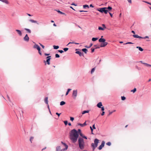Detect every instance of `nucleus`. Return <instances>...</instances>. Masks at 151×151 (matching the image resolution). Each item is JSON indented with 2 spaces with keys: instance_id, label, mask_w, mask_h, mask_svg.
<instances>
[{
  "instance_id": "nucleus-14",
  "label": "nucleus",
  "mask_w": 151,
  "mask_h": 151,
  "mask_svg": "<svg viewBox=\"0 0 151 151\" xmlns=\"http://www.w3.org/2000/svg\"><path fill=\"white\" fill-rule=\"evenodd\" d=\"M77 124L78 125L80 126L81 127H83L86 125V122H85L83 124H81L80 123H78Z\"/></svg>"
},
{
  "instance_id": "nucleus-32",
  "label": "nucleus",
  "mask_w": 151,
  "mask_h": 151,
  "mask_svg": "<svg viewBox=\"0 0 151 151\" xmlns=\"http://www.w3.org/2000/svg\"><path fill=\"white\" fill-rule=\"evenodd\" d=\"M76 44V45H78V44H79V43H76V42H69L67 45H69V44Z\"/></svg>"
},
{
  "instance_id": "nucleus-29",
  "label": "nucleus",
  "mask_w": 151,
  "mask_h": 151,
  "mask_svg": "<svg viewBox=\"0 0 151 151\" xmlns=\"http://www.w3.org/2000/svg\"><path fill=\"white\" fill-rule=\"evenodd\" d=\"M65 104V101H62L60 102V105L61 106H62V105H63Z\"/></svg>"
},
{
  "instance_id": "nucleus-51",
  "label": "nucleus",
  "mask_w": 151,
  "mask_h": 151,
  "mask_svg": "<svg viewBox=\"0 0 151 151\" xmlns=\"http://www.w3.org/2000/svg\"><path fill=\"white\" fill-rule=\"evenodd\" d=\"M58 147H59V149L58 150V151H60L61 149V148H63V146H58Z\"/></svg>"
},
{
  "instance_id": "nucleus-47",
  "label": "nucleus",
  "mask_w": 151,
  "mask_h": 151,
  "mask_svg": "<svg viewBox=\"0 0 151 151\" xmlns=\"http://www.w3.org/2000/svg\"><path fill=\"white\" fill-rule=\"evenodd\" d=\"M149 37L148 36H146L145 37H142V38H141V39H145L146 38H149Z\"/></svg>"
},
{
  "instance_id": "nucleus-64",
  "label": "nucleus",
  "mask_w": 151,
  "mask_h": 151,
  "mask_svg": "<svg viewBox=\"0 0 151 151\" xmlns=\"http://www.w3.org/2000/svg\"><path fill=\"white\" fill-rule=\"evenodd\" d=\"M128 1V2L130 3H132V0H127Z\"/></svg>"
},
{
  "instance_id": "nucleus-59",
  "label": "nucleus",
  "mask_w": 151,
  "mask_h": 151,
  "mask_svg": "<svg viewBox=\"0 0 151 151\" xmlns=\"http://www.w3.org/2000/svg\"><path fill=\"white\" fill-rule=\"evenodd\" d=\"M71 5H74V6H77V5L76 4H75L74 3H72V4H71Z\"/></svg>"
},
{
  "instance_id": "nucleus-11",
  "label": "nucleus",
  "mask_w": 151,
  "mask_h": 151,
  "mask_svg": "<svg viewBox=\"0 0 151 151\" xmlns=\"http://www.w3.org/2000/svg\"><path fill=\"white\" fill-rule=\"evenodd\" d=\"M51 59L50 58L47 59L46 60V61L45 60L44 61V62L45 63V65L46 64V62L47 63L48 65H49L50 64V61Z\"/></svg>"
},
{
  "instance_id": "nucleus-46",
  "label": "nucleus",
  "mask_w": 151,
  "mask_h": 151,
  "mask_svg": "<svg viewBox=\"0 0 151 151\" xmlns=\"http://www.w3.org/2000/svg\"><path fill=\"white\" fill-rule=\"evenodd\" d=\"M143 1L144 2H145V3H147V4H149L151 5V3H150L148 2H147V1Z\"/></svg>"
},
{
  "instance_id": "nucleus-40",
  "label": "nucleus",
  "mask_w": 151,
  "mask_h": 151,
  "mask_svg": "<svg viewBox=\"0 0 151 151\" xmlns=\"http://www.w3.org/2000/svg\"><path fill=\"white\" fill-rule=\"evenodd\" d=\"M90 128L91 129V133L92 134H93V129L92 128V127L91 126L90 127Z\"/></svg>"
},
{
  "instance_id": "nucleus-8",
  "label": "nucleus",
  "mask_w": 151,
  "mask_h": 151,
  "mask_svg": "<svg viewBox=\"0 0 151 151\" xmlns=\"http://www.w3.org/2000/svg\"><path fill=\"white\" fill-rule=\"evenodd\" d=\"M108 44V42H104L101 43L100 45V47H105Z\"/></svg>"
},
{
  "instance_id": "nucleus-20",
  "label": "nucleus",
  "mask_w": 151,
  "mask_h": 151,
  "mask_svg": "<svg viewBox=\"0 0 151 151\" xmlns=\"http://www.w3.org/2000/svg\"><path fill=\"white\" fill-rule=\"evenodd\" d=\"M89 111V110H85L82 112V114H84L86 113H88Z\"/></svg>"
},
{
  "instance_id": "nucleus-57",
  "label": "nucleus",
  "mask_w": 151,
  "mask_h": 151,
  "mask_svg": "<svg viewBox=\"0 0 151 151\" xmlns=\"http://www.w3.org/2000/svg\"><path fill=\"white\" fill-rule=\"evenodd\" d=\"M113 113V112H112V111H109V114H108V115L109 116L110 115H111L112 113Z\"/></svg>"
},
{
  "instance_id": "nucleus-35",
  "label": "nucleus",
  "mask_w": 151,
  "mask_h": 151,
  "mask_svg": "<svg viewBox=\"0 0 151 151\" xmlns=\"http://www.w3.org/2000/svg\"><path fill=\"white\" fill-rule=\"evenodd\" d=\"M98 29L99 30H104V28L101 27H99L98 28Z\"/></svg>"
},
{
  "instance_id": "nucleus-53",
  "label": "nucleus",
  "mask_w": 151,
  "mask_h": 151,
  "mask_svg": "<svg viewBox=\"0 0 151 151\" xmlns=\"http://www.w3.org/2000/svg\"><path fill=\"white\" fill-rule=\"evenodd\" d=\"M95 48H91V52H94Z\"/></svg>"
},
{
  "instance_id": "nucleus-5",
  "label": "nucleus",
  "mask_w": 151,
  "mask_h": 151,
  "mask_svg": "<svg viewBox=\"0 0 151 151\" xmlns=\"http://www.w3.org/2000/svg\"><path fill=\"white\" fill-rule=\"evenodd\" d=\"M77 95V91L76 90H74L73 91L72 96L74 99H76Z\"/></svg>"
},
{
  "instance_id": "nucleus-37",
  "label": "nucleus",
  "mask_w": 151,
  "mask_h": 151,
  "mask_svg": "<svg viewBox=\"0 0 151 151\" xmlns=\"http://www.w3.org/2000/svg\"><path fill=\"white\" fill-rule=\"evenodd\" d=\"M86 7L89 8L88 6L87 5H83V8H86Z\"/></svg>"
},
{
  "instance_id": "nucleus-54",
  "label": "nucleus",
  "mask_w": 151,
  "mask_h": 151,
  "mask_svg": "<svg viewBox=\"0 0 151 151\" xmlns=\"http://www.w3.org/2000/svg\"><path fill=\"white\" fill-rule=\"evenodd\" d=\"M61 114V113H60V114H59V113H58V112H56V115H57L58 116V117H59V116H60V114Z\"/></svg>"
},
{
  "instance_id": "nucleus-24",
  "label": "nucleus",
  "mask_w": 151,
  "mask_h": 151,
  "mask_svg": "<svg viewBox=\"0 0 151 151\" xmlns=\"http://www.w3.org/2000/svg\"><path fill=\"white\" fill-rule=\"evenodd\" d=\"M93 44L92 43H91L90 44V45L89 46H88L87 45H86L85 46V47L86 48H90L92 45Z\"/></svg>"
},
{
  "instance_id": "nucleus-4",
  "label": "nucleus",
  "mask_w": 151,
  "mask_h": 151,
  "mask_svg": "<svg viewBox=\"0 0 151 151\" xmlns=\"http://www.w3.org/2000/svg\"><path fill=\"white\" fill-rule=\"evenodd\" d=\"M97 10L101 13H104L107 14L108 12V10L106 9V7H103L98 9Z\"/></svg>"
},
{
  "instance_id": "nucleus-52",
  "label": "nucleus",
  "mask_w": 151,
  "mask_h": 151,
  "mask_svg": "<svg viewBox=\"0 0 151 151\" xmlns=\"http://www.w3.org/2000/svg\"><path fill=\"white\" fill-rule=\"evenodd\" d=\"M58 51L61 53H62L64 52L63 50H58Z\"/></svg>"
},
{
  "instance_id": "nucleus-19",
  "label": "nucleus",
  "mask_w": 151,
  "mask_h": 151,
  "mask_svg": "<svg viewBox=\"0 0 151 151\" xmlns=\"http://www.w3.org/2000/svg\"><path fill=\"white\" fill-rule=\"evenodd\" d=\"M133 36L134 38H140V39H141V38H142V37L139 36L137 35H133Z\"/></svg>"
},
{
  "instance_id": "nucleus-21",
  "label": "nucleus",
  "mask_w": 151,
  "mask_h": 151,
  "mask_svg": "<svg viewBox=\"0 0 151 151\" xmlns=\"http://www.w3.org/2000/svg\"><path fill=\"white\" fill-rule=\"evenodd\" d=\"M82 51L84 52L86 54L88 51V50L86 48H83L82 50Z\"/></svg>"
},
{
  "instance_id": "nucleus-27",
  "label": "nucleus",
  "mask_w": 151,
  "mask_h": 151,
  "mask_svg": "<svg viewBox=\"0 0 151 151\" xmlns=\"http://www.w3.org/2000/svg\"><path fill=\"white\" fill-rule=\"evenodd\" d=\"M71 89H70V88H69V89H68V90H67V91L66 93V94H65V95L66 96L67 95H68V93L69 92L71 91Z\"/></svg>"
},
{
  "instance_id": "nucleus-43",
  "label": "nucleus",
  "mask_w": 151,
  "mask_h": 151,
  "mask_svg": "<svg viewBox=\"0 0 151 151\" xmlns=\"http://www.w3.org/2000/svg\"><path fill=\"white\" fill-rule=\"evenodd\" d=\"M55 57L56 58H59L60 57V55L58 54H56L55 55Z\"/></svg>"
},
{
  "instance_id": "nucleus-50",
  "label": "nucleus",
  "mask_w": 151,
  "mask_h": 151,
  "mask_svg": "<svg viewBox=\"0 0 151 151\" xmlns=\"http://www.w3.org/2000/svg\"><path fill=\"white\" fill-rule=\"evenodd\" d=\"M38 50V51L39 53L40 54V55H42L41 52L40 51V49L39 50Z\"/></svg>"
},
{
  "instance_id": "nucleus-38",
  "label": "nucleus",
  "mask_w": 151,
  "mask_h": 151,
  "mask_svg": "<svg viewBox=\"0 0 151 151\" xmlns=\"http://www.w3.org/2000/svg\"><path fill=\"white\" fill-rule=\"evenodd\" d=\"M133 43L131 42H128L127 43H125L124 44V45H127L128 44H133Z\"/></svg>"
},
{
  "instance_id": "nucleus-44",
  "label": "nucleus",
  "mask_w": 151,
  "mask_h": 151,
  "mask_svg": "<svg viewBox=\"0 0 151 151\" xmlns=\"http://www.w3.org/2000/svg\"><path fill=\"white\" fill-rule=\"evenodd\" d=\"M33 139H34V137H30V141L31 143H32V140Z\"/></svg>"
},
{
  "instance_id": "nucleus-6",
  "label": "nucleus",
  "mask_w": 151,
  "mask_h": 151,
  "mask_svg": "<svg viewBox=\"0 0 151 151\" xmlns=\"http://www.w3.org/2000/svg\"><path fill=\"white\" fill-rule=\"evenodd\" d=\"M105 142L104 141H103L102 142L101 145L99 146L98 147V149L99 150H101L102 149V148L105 145Z\"/></svg>"
},
{
  "instance_id": "nucleus-13",
  "label": "nucleus",
  "mask_w": 151,
  "mask_h": 151,
  "mask_svg": "<svg viewBox=\"0 0 151 151\" xmlns=\"http://www.w3.org/2000/svg\"><path fill=\"white\" fill-rule=\"evenodd\" d=\"M15 31L17 32L19 35L20 36H21L22 35V32L20 30L18 29H16Z\"/></svg>"
},
{
  "instance_id": "nucleus-60",
  "label": "nucleus",
  "mask_w": 151,
  "mask_h": 151,
  "mask_svg": "<svg viewBox=\"0 0 151 151\" xmlns=\"http://www.w3.org/2000/svg\"><path fill=\"white\" fill-rule=\"evenodd\" d=\"M45 55V56H48L49 55H50V53H45L44 54Z\"/></svg>"
},
{
  "instance_id": "nucleus-55",
  "label": "nucleus",
  "mask_w": 151,
  "mask_h": 151,
  "mask_svg": "<svg viewBox=\"0 0 151 151\" xmlns=\"http://www.w3.org/2000/svg\"><path fill=\"white\" fill-rule=\"evenodd\" d=\"M105 114V112L104 111H102V113L101 114V116H103Z\"/></svg>"
},
{
  "instance_id": "nucleus-56",
  "label": "nucleus",
  "mask_w": 151,
  "mask_h": 151,
  "mask_svg": "<svg viewBox=\"0 0 151 151\" xmlns=\"http://www.w3.org/2000/svg\"><path fill=\"white\" fill-rule=\"evenodd\" d=\"M93 129H96V127L95 126V124H94L92 126V128Z\"/></svg>"
},
{
  "instance_id": "nucleus-49",
  "label": "nucleus",
  "mask_w": 151,
  "mask_h": 151,
  "mask_svg": "<svg viewBox=\"0 0 151 151\" xmlns=\"http://www.w3.org/2000/svg\"><path fill=\"white\" fill-rule=\"evenodd\" d=\"M64 123L65 125H67L68 124V121H64Z\"/></svg>"
},
{
  "instance_id": "nucleus-30",
  "label": "nucleus",
  "mask_w": 151,
  "mask_h": 151,
  "mask_svg": "<svg viewBox=\"0 0 151 151\" xmlns=\"http://www.w3.org/2000/svg\"><path fill=\"white\" fill-rule=\"evenodd\" d=\"M53 47L54 49H57L59 48V46H58L54 45Z\"/></svg>"
},
{
  "instance_id": "nucleus-12",
  "label": "nucleus",
  "mask_w": 151,
  "mask_h": 151,
  "mask_svg": "<svg viewBox=\"0 0 151 151\" xmlns=\"http://www.w3.org/2000/svg\"><path fill=\"white\" fill-rule=\"evenodd\" d=\"M33 48H36L37 49V50H40V47L37 44H35L34 46H33Z\"/></svg>"
},
{
  "instance_id": "nucleus-63",
  "label": "nucleus",
  "mask_w": 151,
  "mask_h": 151,
  "mask_svg": "<svg viewBox=\"0 0 151 151\" xmlns=\"http://www.w3.org/2000/svg\"><path fill=\"white\" fill-rule=\"evenodd\" d=\"M109 14L110 15V16L111 17H113L112 14L110 12H109Z\"/></svg>"
},
{
  "instance_id": "nucleus-16",
  "label": "nucleus",
  "mask_w": 151,
  "mask_h": 151,
  "mask_svg": "<svg viewBox=\"0 0 151 151\" xmlns=\"http://www.w3.org/2000/svg\"><path fill=\"white\" fill-rule=\"evenodd\" d=\"M102 106V104L101 102L99 103L97 105V106L99 108H101V106Z\"/></svg>"
},
{
  "instance_id": "nucleus-15",
  "label": "nucleus",
  "mask_w": 151,
  "mask_h": 151,
  "mask_svg": "<svg viewBox=\"0 0 151 151\" xmlns=\"http://www.w3.org/2000/svg\"><path fill=\"white\" fill-rule=\"evenodd\" d=\"M29 21L32 23H36L38 25L39 24V23H38V22L36 20H34L32 19H30Z\"/></svg>"
},
{
  "instance_id": "nucleus-62",
  "label": "nucleus",
  "mask_w": 151,
  "mask_h": 151,
  "mask_svg": "<svg viewBox=\"0 0 151 151\" xmlns=\"http://www.w3.org/2000/svg\"><path fill=\"white\" fill-rule=\"evenodd\" d=\"M51 56H47L46 57V59H49V58H50V59H51Z\"/></svg>"
},
{
  "instance_id": "nucleus-3",
  "label": "nucleus",
  "mask_w": 151,
  "mask_h": 151,
  "mask_svg": "<svg viewBox=\"0 0 151 151\" xmlns=\"http://www.w3.org/2000/svg\"><path fill=\"white\" fill-rule=\"evenodd\" d=\"M99 142V140L97 139H95L94 140V143H92L91 146L92 147L93 150H94L96 148L97 146L98 143Z\"/></svg>"
},
{
  "instance_id": "nucleus-26",
  "label": "nucleus",
  "mask_w": 151,
  "mask_h": 151,
  "mask_svg": "<svg viewBox=\"0 0 151 151\" xmlns=\"http://www.w3.org/2000/svg\"><path fill=\"white\" fill-rule=\"evenodd\" d=\"M106 9L108 10V12L109 11H110L112 9V8L111 7L109 6L107 7H106Z\"/></svg>"
},
{
  "instance_id": "nucleus-58",
  "label": "nucleus",
  "mask_w": 151,
  "mask_h": 151,
  "mask_svg": "<svg viewBox=\"0 0 151 151\" xmlns=\"http://www.w3.org/2000/svg\"><path fill=\"white\" fill-rule=\"evenodd\" d=\"M101 111H103L104 110V106L101 107Z\"/></svg>"
},
{
  "instance_id": "nucleus-1",
  "label": "nucleus",
  "mask_w": 151,
  "mask_h": 151,
  "mask_svg": "<svg viewBox=\"0 0 151 151\" xmlns=\"http://www.w3.org/2000/svg\"><path fill=\"white\" fill-rule=\"evenodd\" d=\"M81 132V130L80 129H78V131L75 129L71 130L70 138L73 143H75L77 141L79 136L78 133Z\"/></svg>"
},
{
  "instance_id": "nucleus-39",
  "label": "nucleus",
  "mask_w": 151,
  "mask_h": 151,
  "mask_svg": "<svg viewBox=\"0 0 151 151\" xmlns=\"http://www.w3.org/2000/svg\"><path fill=\"white\" fill-rule=\"evenodd\" d=\"M136 91V88H134L133 90H132L131 91L133 92V93H134Z\"/></svg>"
},
{
  "instance_id": "nucleus-41",
  "label": "nucleus",
  "mask_w": 151,
  "mask_h": 151,
  "mask_svg": "<svg viewBox=\"0 0 151 151\" xmlns=\"http://www.w3.org/2000/svg\"><path fill=\"white\" fill-rule=\"evenodd\" d=\"M106 145H107L110 146L111 145V143L110 142H108L106 143Z\"/></svg>"
},
{
  "instance_id": "nucleus-31",
  "label": "nucleus",
  "mask_w": 151,
  "mask_h": 151,
  "mask_svg": "<svg viewBox=\"0 0 151 151\" xmlns=\"http://www.w3.org/2000/svg\"><path fill=\"white\" fill-rule=\"evenodd\" d=\"M93 46L95 49L99 48L100 47V46H97V45H94Z\"/></svg>"
},
{
  "instance_id": "nucleus-33",
  "label": "nucleus",
  "mask_w": 151,
  "mask_h": 151,
  "mask_svg": "<svg viewBox=\"0 0 151 151\" xmlns=\"http://www.w3.org/2000/svg\"><path fill=\"white\" fill-rule=\"evenodd\" d=\"M143 64L147 66L151 67V65L146 63H143Z\"/></svg>"
},
{
  "instance_id": "nucleus-48",
  "label": "nucleus",
  "mask_w": 151,
  "mask_h": 151,
  "mask_svg": "<svg viewBox=\"0 0 151 151\" xmlns=\"http://www.w3.org/2000/svg\"><path fill=\"white\" fill-rule=\"evenodd\" d=\"M70 120L72 121H73L74 120V118L72 117H70Z\"/></svg>"
},
{
  "instance_id": "nucleus-28",
  "label": "nucleus",
  "mask_w": 151,
  "mask_h": 151,
  "mask_svg": "<svg viewBox=\"0 0 151 151\" xmlns=\"http://www.w3.org/2000/svg\"><path fill=\"white\" fill-rule=\"evenodd\" d=\"M0 1H1L3 2H4L6 4H8V2L6 0H0Z\"/></svg>"
},
{
  "instance_id": "nucleus-9",
  "label": "nucleus",
  "mask_w": 151,
  "mask_h": 151,
  "mask_svg": "<svg viewBox=\"0 0 151 151\" xmlns=\"http://www.w3.org/2000/svg\"><path fill=\"white\" fill-rule=\"evenodd\" d=\"M102 37H103V36H102L101 38L99 39V42L103 43L106 42V40L104 38H102Z\"/></svg>"
},
{
  "instance_id": "nucleus-22",
  "label": "nucleus",
  "mask_w": 151,
  "mask_h": 151,
  "mask_svg": "<svg viewBox=\"0 0 151 151\" xmlns=\"http://www.w3.org/2000/svg\"><path fill=\"white\" fill-rule=\"evenodd\" d=\"M24 29L26 30L28 33H31V30L29 29L25 28Z\"/></svg>"
},
{
  "instance_id": "nucleus-10",
  "label": "nucleus",
  "mask_w": 151,
  "mask_h": 151,
  "mask_svg": "<svg viewBox=\"0 0 151 151\" xmlns=\"http://www.w3.org/2000/svg\"><path fill=\"white\" fill-rule=\"evenodd\" d=\"M76 53L78 54L80 56H83V53L81 52L80 51H77L76 52Z\"/></svg>"
},
{
  "instance_id": "nucleus-36",
  "label": "nucleus",
  "mask_w": 151,
  "mask_h": 151,
  "mask_svg": "<svg viewBox=\"0 0 151 151\" xmlns=\"http://www.w3.org/2000/svg\"><path fill=\"white\" fill-rule=\"evenodd\" d=\"M95 70V68H93L91 70V74H92L93 72Z\"/></svg>"
},
{
  "instance_id": "nucleus-17",
  "label": "nucleus",
  "mask_w": 151,
  "mask_h": 151,
  "mask_svg": "<svg viewBox=\"0 0 151 151\" xmlns=\"http://www.w3.org/2000/svg\"><path fill=\"white\" fill-rule=\"evenodd\" d=\"M61 143L65 146V149L67 150L68 147V145H67L65 143L63 142H61Z\"/></svg>"
},
{
  "instance_id": "nucleus-34",
  "label": "nucleus",
  "mask_w": 151,
  "mask_h": 151,
  "mask_svg": "<svg viewBox=\"0 0 151 151\" xmlns=\"http://www.w3.org/2000/svg\"><path fill=\"white\" fill-rule=\"evenodd\" d=\"M59 13H60L61 14H65V13H63L61 12L60 11V10H58V11H56Z\"/></svg>"
},
{
  "instance_id": "nucleus-2",
  "label": "nucleus",
  "mask_w": 151,
  "mask_h": 151,
  "mask_svg": "<svg viewBox=\"0 0 151 151\" xmlns=\"http://www.w3.org/2000/svg\"><path fill=\"white\" fill-rule=\"evenodd\" d=\"M78 142L80 148L81 150L83 149L84 148V142L83 139L81 137H79L78 139Z\"/></svg>"
},
{
  "instance_id": "nucleus-18",
  "label": "nucleus",
  "mask_w": 151,
  "mask_h": 151,
  "mask_svg": "<svg viewBox=\"0 0 151 151\" xmlns=\"http://www.w3.org/2000/svg\"><path fill=\"white\" fill-rule=\"evenodd\" d=\"M48 98L47 97H45L44 99V101L45 103L46 104H48Z\"/></svg>"
},
{
  "instance_id": "nucleus-23",
  "label": "nucleus",
  "mask_w": 151,
  "mask_h": 151,
  "mask_svg": "<svg viewBox=\"0 0 151 151\" xmlns=\"http://www.w3.org/2000/svg\"><path fill=\"white\" fill-rule=\"evenodd\" d=\"M136 48H138L139 50L141 51H142L143 50V49L140 47H137Z\"/></svg>"
},
{
  "instance_id": "nucleus-45",
  "label": "nucleus",
  "mask_w": 151,
  "mask_h": 151,
  "mask_svg": "<svg viewBox=\"0 0 151 151\" xmlns=\"http://www.w3.org/2000/svg\"><path fill=\"white\" fill-rule=\"evenodd\" d=\"M68 50V48H63V50L65 52H66Z\"/></svg>"
},
{
  "instance_id": "nucleus-25",
  "label": "nucleus",
  "mask_w": 151,
  "mask_h": 151,
  "mask_svg": "<svg viewBox=\"0 0 151 151\" xmlns=\"http://www.w3.org/2000/svg\"><path fill=\"white\" fill-rule=\"evenodd\" d=\"M98 39V37H93L92 39V40L93 41H95Z\"/></svg>"
},
{
  "instance_id": "nucleus-42",
  "label": "nucleus",
  "mask_w": 151,
  "mask_h": 151,
  "mask_svg": "<svg viewBox=\"0 0 151 151\" xmlns=\"http://www.w3.org/2000/svg\"><path fill=\"white\" fill-rule=\"evenodd\" d=\"M121 99L122 100H124L126 99V98L124 96H122L121 97Z\"/></svg>"
},
{
  "instance_id": "nucleus-7",
  "label": "nucleus",
  "mask_w": 151,
  "mask_h": 151,
  "mask_svg": "<svg viewBox=\"0 0 151 151\" xmlns=\"http://www.w3.org/2000/svg\"><path fill=\"white\" fill-rule=\"evenodd\" d=\"M24 40L26 42H28L29 41V38L27 34H26L25 37L23 38Z\"/></svg>"
},
{
  "instance_id": "nucleus-61",
  "label": "nucleus",
  "mask_w": 151,
  "mask_h": 151,
  "mask_svg": "<svg viewBox=\"0 0 151 151\" xmlns=\"http://www.w3.org/2000/svg\"><path fill=\"white\" fill-rule=\"evenodd\" d=\"M102 26L104 28H106V27L105 26V25L104 24H102Z\"/></svg>"
}]
</instances>
